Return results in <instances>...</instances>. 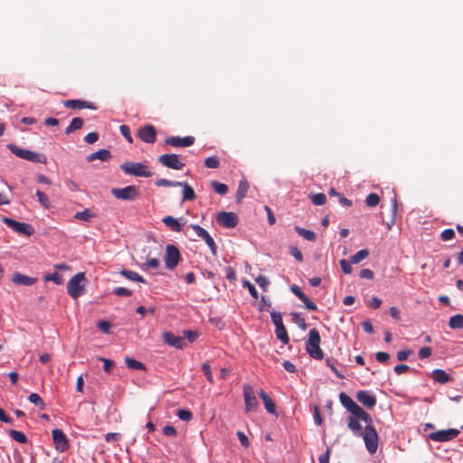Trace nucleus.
Returning a JSON list of instances; mask_svg holds the SVG:
<instances>
[{
  "mask_svg": "<svg viewBox=\"0 0 463 463\" xmlns=\"http://www.w3.org/2000/svg\"><path fill=\"white\" fill-rule=\"evenodd\" d=\"M339 401L347 411H349L354 416L364 420L365 423L372 420L370 415L346 393L341 392L339 394Z\"/></svg>",
  "mask_w": 463,
  "mask_h": 463,
  "instance_id": "1",
  "label": "nucleus"
},
{
  "mask_svg": "<svg viewBox=\"0 0 463 463\" xmlns=\"http://www.w3.org/2000/svg\"><path fill=\"white\" fill-rule=\"evenodd\" d=\"M320 335L317 328H312L308 334V339L306 342V351L310 357L316 360H322L324 353L320 348Z\"/></svg>",
  "mask_w": 463,
  "mask_h": 463,
  "instance_id": "2",
  "label": "nucleus"
},
{
  "mask_svg": "<svg viewBox=\"0 0 463 463\" xmlns=\"http://www.w3.org/2000/svg\"><path fill=\"white\" fill-rule=\"evenodd\" d=\"M7 148L19 158H22V159H24V160H27V161L33 162V163H41V164L46 163V156L44 155L38 154L36 152L28 150V149L21 148L14 144H8Z\"/></svg>",
  "mask_w": 463,
  "mask_h": 463,
  "instance_id": "3",
  "label": "nucleus"
},
{
  "mask_svg": "<svg viewBox=\"0 0 463 463\" xmlns=\"http://www.w3.org/2000/svg\"><path fill=\"white\" fill-rule=\"evenodd\" d=\"M371 422L366 423L363 434L360 436L363 438L366 449L370 454H374L378 449L379 437L375 429L371 425Z\"/></svg>",
  "mask_w": 463,
  "mask_h": 463,
  "instance_id": "4",
  "label": "nucleus"
},
{
  "mask_svg": "<svg viewBox=\"0 0 463 463\" xmlns=\"http://www.w3.org/2000/svg\"><path fill=\"white\" fill-rule=\"evenodd\" d=\"M120 168L127 175L139 177H150L153 174L148 166L142 163L127 162L120 165Z\"/></svg>",
  "mask_w": 463,
  "mask_h": 463,
  "instance_id": "5",
  "label": "nucleus"
},
{
  "mask_svg": "<svg viewBox=\"0 0 463 463\" xmlns=\"http://www.w3.org/2000/svg\"><path fill=\"white\" fill-rule=\"evenodd\" d=\"M84 280V273L79 272L68 281L67 291L72 298L76 299L83 293Z\"/></svg>",
  "mask_w": 463,
  "mask_h": 463,
  "instance_id": "6",
  "label": "nucleus"
},
{
  "mask_svg": "<svg viewBox=\"0 0 463 463\" xmlns=\"http://www.w3.org/2000/svg\"><path fill=\"white\" fill-rule=\"evenodd\" d=\"M2 222L5 224H6L9 228H11L12 230L20 234L31 236L34 232V229L33 228V226H31L28 223L20 222L9 217H3Z\"/></svg>",
  "mask_w": 463,
  "mask_h": 463,
  "instance_id": "7",
  "label": "nucleus"
},
{
  "mask_svg": "<svg viewBox=\"0 0 463 463\" xmlns=\"http://www.w3.org/2000/svg\"><path fill=\"white\" fill-rule=\"evenodd\" d=\"M181 259L179 250L173 244H167L165 248V264L168 269H174Z\"/></svg>",
  "mask_w": 463,
  "mask_h": 463,
  "instance_id": "8",
  "label": "nucleus"
},
{
  "mask_svg": "<svg viewBox=\"0 0 463 463\" xmlns=\"http://www.w3.org/2000/svg\"><path fill=\"white\" fill-rule=\"evenodd\" d=\"M111 194L119 200H134L139 195L138 189L135 185H128L123 188H113Z\"/></svg>",
  "mask_w": 463,
  "mask_h": 463,
  "instance_id": "9",
  "label": "nucleus"
},
{
  "mask_svg": "<svg viewBox=\"0 0 463 463\" xmlns=\"http://www.w3.org/2000/svg\"><path fill=\"white\" fill-rule=\"evenodd\" d=\"M243 398L245 411L247 412L256 411L258 408V400L253 388L249 384L243 386Z\"/></svg>",
  "mask_w": 463,
  "mask_h": 463,
  "instance_id": "10",
  "label": "nucleus"
},
{
  "mask_svg": "<svg viewBox=\"0 0 463 463\" xmlns=\"http://www.w3.org/2000/svg\"><path fill=\"white\" fill-rule=\"evenodd\" d=\"M191 227L194 230V232L196 233V235L205 241V243L210 248L212 254L213 256H216L217 245L214 242V240L213 239V237L210 235V233L205 229H203V227H201L198 224H193Z\"/></svg>",
  "mask_w": 463,
  "mask_h": 463,
  "instance_id": "11",
  "label": "nucleus"
},
{
  "mask_svg": "<svg viewBox=\"0 0 463 463\" xmlns=\"http://www.w3.org/2000/svg\"><path fill=\"white\" fill-rule=\"evenodd\" d=\"M158 161L164 165L171 169L181 170L184 164L181 162L176 154H164L158 157Z\"/></svg>",
  "mask_w": 463,
  "mask_h": 463,
  "instance_id": "12",
  "label": "nucleus"
},
{
  "mask_svg": "<svg viewBox=\"0 0 463 463\" xmlns=\"http://www.w3.org/2000/svg\"><path fill=\"white\" fill-rule=\"evenodd\" d=\"M459 434L457 429L441 430L430 434V439L436 442H446L452 440Z\"/></svg>",
  "mask_w": 463,
  "mask_h": 463,
  "instance_id": "13",
  "label": "nucleus"
},
{
  "mask_svg": "<svg viewBox=\"0 0 463 463\" xmlns=\"http://www.w3.org/2000/svg\"><path fill=\"white\" fill-rule=\"evenodd\" d=\"M216 219L217 222L224 228H234L238 224V217L232 212H221Z\"/></svg>",
  "mask_w": 463,
  "mask_h": 463,
  "instance_id": "14",
  "label": "nucleus"
},
{
  "mask_svg": "<svg viewBox=\"0 0 463 463\" xmlns=\"http://www.w3.org/2000/svg\"><path fill=\"white\" fill-rule=\"evenodd\" d=\"M52 439L55 448L59 452H64L69 448L68 439L60 429H54L52 431Z\"/></svg>",
  "mask_w": 463,
  "mask_h": 463,
  "instance_id": "15",
  "label": "nucleus"
},
{
  "mask_svg": "<svg viewBox=\"0 0 463 463\" xmlns=\"http://www.w3.org/2000/svg\"><path fill=\"white\" fill-rule=\"evenodd\" d=\"M139 138L146 143L153 144L156 139V131L154 126L146 125L139 128L137 133Z\"/></svg>",
  "mask_w": 463,
  "mask_h": 463,
  "instance_id": "16",
  "label": "nucleus"
},
{
  "mask_svg": "<svg viewBox=\"0 0 463 463\" xmlns=\"http://www.w3.org/2000/svg\"><path fill=\"white\" fill-rule=\"evenodd\" d=\"M165 144L174 147H186L194 145V137H170L165 140Z\"/></svg>",
  "mask_w": 463,
  "mask_h": 463,
  "instance_id": "17",
  "label": "nucleus"
},
{
  "mask_svg": "<svg viewBox=\"0 0 463 463\" xmlns=\"http://www.w3.org/2000/svg\"><path fill=\"white\" fill-rule=\"evenodd\" d=\"M356 399L368 409L373 408L376 404V397L369 391H359Z\"/></svg>",
  "mask_w": 463,
  "mask_h": 463,
  "instance_id": "18",
  "label": "nucleus"
},
{
  "mask_svg": "<svg viewBox=\"0 0 463 463\" xmlns=\"http://www.w3.org/2000/svg\"><path fill=\"white\" fill-rule=\"evenodd\" d=\"M63 105L67 109H96V106L93 103L83 101L80 99H67L63 101Z\"/></svg>",
  "mask_w": 463,
  "mask_h": 463,
  "instance_id": "19",
  "label": "nucleus"
},
{
  "mask_svg": "<svg viewBox=\"0 0 463 463\" xmlns=\"http://www.w3.org/2000/svg\"><path fill=\"white\" fill-rule=\"evenodd\" d=\"M163 339L167 345L175 347L177 349H183L184 341L181 336H177L171 332H165L163 334Z\"/></svg>",
  "mask_w": 463,
  "mask_h": 463,
  "instance_id": "20",
  "label": "nucleus"
},
{
  "mask_svg": "<svg viewBox=\"0 0 463 463\" xmlns=\"http://www.w3.org/2000/svg\"><path fill=\"white\" fill-rule=\"evenodd\" d=\"M359 420H362L358 419L355 416H350L347 420V426H348L349 430L356 437H360L364 432L362 425L359 422Z\"/></svg>",
  "mask_w": 463,
  "mask_h": 463,
  "instance_id": "21",
  "label": "nucleus"
},
{
  "mask_svg": "<svg viewBox=\"0 0 463 463\" xmlns=\"http://www.w3.org/2000/svg\"><path fill=\"white\" fill-rule=\"evenodd\" d=\"M35 278H32L18 272H15L13 275L12 281L18 285H24V286H31L33 285L36 282Z\"/></svg>",
  "mask_w": 463,
  "mask_h": 463,
  "instance_id": "22",
  "label": "nucleus"
},
{
  "mask_svg": "<svg viewBox=\"0 0 463 463\" xmlns=\"http://www.w3.org/2000/svg\"><path fill=\"white\" fill-rule=\"evenodd\" d=\"M260 397L263 401L266 411L269 413L275 414L276 413V405L272 399L261 389L259 392Z\"/></svg>",
  "mask_w": 463,
  "mask_h": 463,
  "instance_id": "23",
  "label": "nucleus"
},
{
  "mask_svg": "<svg viewBox=\"0 0 463 463\" xmlns=\"http://www.w3.org/2000/svg\"><path fill=\"white\" fill-rule=\"evenodd\" d=\"M110 158V152L108 149H99L87 156L88 162H92L96 159L106 162Z\"/></svg>",
  "mask_w": 463,
  "mask_h": 463,
  "instance_id": "24",
  "label": "nucleus"
},
{
  "mask_svg": "<svg viewBox=\"0 0 463 463\" xmlns=\"http://www.w3.org/2000/svg\"><path fill=\"white\" fill-rule=\"evenodd\" d=\"M249 183L247 180L242 179L240 181L237 191H236V201L237 203H241L245 198L247 192L249 190Z\"/></svg>",
  "mask_w": 463,
  "mask_h": 463,
  "instance_id": "25",
  "label": "nucleus"
},
{
  "mask_svg": "<svg viewBox=\"0 0 463 463\" xmlns=\"http://www.w3.org/2000/svg\"><path fill=\"white\" fill-rule=\"evenodd\" d=\"M163 222L165 225L169 227L174 232H181L183 229V225L179 222V221L173 216H165L163 218Z\"/></svg>",
  "mask_w": 463,
  "mask_h": 463,
  "instance_id": "26",
  "label": "nucleus"
},
{
  "mask_svg": "<svg viewBox=\"0 0 463 463\" xmlns=\"http://www.w3.org/2000/svg\"><path fill=\"white\" fill-rule=\"evenodd\" d=\"M434 381L439 383H446L449 382V375L442 369H435L432 372Z\"/></svg>",
  "mask_w": 463,
  "mask_h": 463,
  "instance_id": "27",
  "label": "nucleus"
},
{
  "mask_svg": "<svg viewBox=\"0 0 463 463\" xmlns=\"http://www.w3.org/2000/svg\"><path fill=\"white\" fill-rule=\"evenodd\" d=\"M119 273L123 277H125L126 279H128L129 280L137 281V282H141V283H146V280L143 279V277H141L136 271H132V270H128V269H121Z\"/></svg>",
  "mask_w": 463,
  "mask_h": 463,
  "instance_id": "28",
  "label": "nucleus"
},
{
  "mask_svg": "<svg viewBox=\"0 0 463 463\" xmlns=\"http://www.w3.org/2000/svg\"><path fill=\"white\" fill-rule=\"evenodd\" d=\"M83 126V120L80 118H74L71 119L70 125L65 129V134L70 135L76 130H79Z\"/></svg>",
  "mask_w": 463,
  "mask_h": 463,
  "instance_id": "29",
  "label": "nucleus"
},
{
  "mask_svg": "<svg viewBox=\"0 0 463 463\" xmlns=\"http://www.w3.org/2000/svg\"><path fill=\"white\" fill-rule=\"evenodd\" d=\"M183 187V200L184 201H192L195 198V194L193 189L187 183H183L180 185Z\"/></svg>",
  "mask_w": 463,
  "mask_h": 463,
  "instance_id": "30",
  "label": "nucleus"
},
{
  "mask_svg": "<svg viewBox=\"0 0 463 463\" xmlns=\"http://www.w3.org/2000/svg\"><path fill=\"white\" fill-rule=\"evenodd\" d=\"M295 231L298 233V235L302 236L303 238L309 241H315L317 239L316 233L310 230L296 226Z\"/></svg>",
  "mask_w": 463,
  "mask_h": 463,
  "instance_id": "31",
  "label": "nucleus"
},
{
  "mask_svg": "<svg viewBox=\"0 0 463 463\" xmlns=\"http://www.w3.org/2000/svg\"><path fill=\"white\" fill-rule=\"evenodd\" d=\"M449 326L451 329H461L463 328V316L460 314L454 315L449 318Z\"/></svg>",
  "mask_w": 463,
  "mask_h": 463,
  "instance_id": "32",
  "label": "nucleus"
},
{
  "mask_svg": "<svg viewBox=\"0 0 463 463\" xmlns=\"http://www.w3.org/2000/svg\"><path fill=\"white\" fill-rule=\"evenodd\" d=\"M292 320L302 330H306L307 328V325L306 323V319H305V317L301 314L293 313L292 314Z\"/></svg>",
  "mask_w": 463,
  "mask_h": 463,
  "instance_id": "33",
  "label": "nucleus"
},
{
  "mask_svg": "<svg viewBox=\"0 0 463 463\" xmlns=\"http://www.w3.org/2000/svg\"><path fill=\"white\" fill-rule=\"evenodd\" d=\"M28 400L33 403L35 406H37L38 408H40L41 410H43L45 408V403L43 401V399L39 396V394L35 393V392H32L29 396H28Z\"/></svg>",
  "mask_w": 463,
  "mask_h": 463,
  "instance_id": "34",
  "label": "nucleus"
},
{
  "mask_svg": "<svg viewBox=\"0 0 463 463\" xmlns=\"http://www.w3.org/2000/svg\"><path fill=\"white\" fill-rule=\"evenodd\" d=\"M9 436L14 439L15 441L19 442V443H22V444H24L27 442V438L26 436L21 432V431H18V430H11L9 431Z\"/></svg>",
  "mask_w": 463,
  "mask_h": 463,
  "instance_id": "35",
  "label": "nucleus"
},
{
  "mask_svg": "<svg viewBox=\"0 0 463 463\" xmlns=\"http://www.w3.org/2000/svg\"><path fill=\"white\" fill-rule=\"evenodd\" d=\"M276 335L285 345L289 342V337L284 326L276 328Z\"/></svg>",
  "mask_w": 463,
  "mask_h": 463,
  "instance_id": "36",
  "label": "nucleus"
},
{
  "mask_svg": "<svg viewBox=\"0 0 463 463\" xmlns=\"http://www.w3.org/2000/svg\"><path fill=\"white\" fill-rule=\"evenodd\" d=\"M125 363L127 364V366L130 369H135V370H143L145 369V365L139 362V361H137L133 358H130V357H126L125 358Z\"/></svg>",
  "mask_w": 463,
  "mask_h": 463,
  "instance_id": "37",
  "label": "nucleus"
},
{
  "mask_svg": "<svg viewBox=\"0 0 463 463\" xmlns=\"http://www.w3.org/2000/svg\"><path fill=\"white\" fill-rule=\"evenodd\" d=\"M182 184V182L178 181H170L165 178L157 179L156 181V186H164V187H177Z\"/></svg>",
  "mask_w": 463,
  "mask_h": 463,
  "instance_id": "38",
  "label": "nucleus"
},
{
  "mask_svg": "<svg viewBox=\"0 0 463 463\" xmlns=\"http://www.w3.org/2000/svg\"><path fill=\"white\" fill-rule=\"evenodd\" d=\"M369 255V251L365 249L357 251L354 256L351 257V263L357 264Z\"/></svg>",
  "mask_w": 463,
  "mask_h": 463,
  "instance_id": "39",
  "label": "nucleus"
},
{
  "mask_svg": "<svg viewBox=\"0 0 463 463\" xmlns=\"http://www.w3.org/2000/svg\"><path fill=\"white\" fill-rule=\"evenodd\" d=\"M212 187L219 194L224 195L228 193V186L225 184L213 181L212 182Z\"/></svg>",
  "mask_w": 463,
  "mask_h": 463,
  "instance_id": "40",
  "label": "nucleus"
},
{
  "mask_svg": "<svg viewBox=\"0 0 463 463\" xmlns=\"http://www.w3.org/2000/svg\"><path fill=\"white\" fill-rule=\"evenodd\" d=\"M311 202L315 205H318V206L324 205L326 202V196L323 193H318V194H313L311 196Z\"/></svg>",
  "mask_w": 463,
  "mask_h": 463,
  "instance_id": "41",
  "label": "nucleus"
},
{
  "mask_svg": "<svg viewBox=\"0 0 463 463\" xmlns=\"http://www.w3.org/2000/svg\"><path fill=\"white\" fill-rule=\"evenodd\" d=\"M37 198H38V201L39 203L46 209H49L51 204H50V200L48 198V196L43 194L42 191L40 190H37L36 193H35Z\"/></svg>",
  "mask_w": 463,
  "mask_h": 463,
  "instance_id": "42",
  "label": "nucleus"
},
{
  "mask_svg": "<svg viewBox=\"0 0 463 463\" xmlns=\"http://www.w3.org/2000/svg\"><path fill=\"white\" fill-rule=\"evenodd\" d=\"M242 287L246 288L249 290V293L254 299L259 298V293L251 282L244 280L242 281Z\"/></svg>",
  "mask_w": 463,
  "mask_h": 463,
  "instance_id": "43",
  "label": "nucleus"
},
{
  "mask_svg": "<svg viewBox=\"0 0 463 463\" xmlns=\"http://www.w3.org/2000/svg\"><path fill=\"white\" fill-rule=\"evenodd\" d=\"M365 203L369 207H375L380 203V197L377 194L372 193L366 197Z\"/></svg>",
  "mask_w": 463,
  "mask_h": 463,
  "instance_id": "44",
  "label": "nucleus"
},
{
  "mask_svg": "<svg viewBox=\"0 0 463 463\" xmlns=\"http://www.w3.org/2000/svg\"><path fill=\"white\" fill-rule=\"evenodd\" d=\"M204 165L208 168H218L220 165L219 158L215 156L207 157L204 160Z\"/></svg>",
  "mask_w": 463,
  "mask_h": 463,
  "instance_id": "45",
  "label": "nucleus"
},
{
  "mask_svg": "<svg viewBox=\"0 0 463 463\" xmlns=\"http://www.w3.org/2000/svg\"><path fill=\"white\" fill-rule=\"evenodd\" d=\"M44 280L45 281H52V282H54L57 285H60V284H61L63 282L62 277L60 274H58L57 272L46 275L44 277Z\"/></svg>",
  "mask_w": 463,
  "mask_h": 463,
  "instance_id": "46",
  "label": "nucleus"
},
{
  "mask_svg": "<svg viewBox=\"0 0 463 463\" xmlns=\"http://www.w3.org/2000/svg\"><path fill=\"white\" fill-rule=\"evenodd\" d=\"M270 317L276 328L284 326L282 321V316L280 313L273 311L271 312Z\"/></svg>",
  "mask_w": 463,
  "mask_h": 463,
  "instance_id": "47",
  "label": "nucleus"
},
{
  "mask_svg": "<svg viewBox=\"0 0 463 463\" xmlns=\"http://www.w3.org/2000/svg\"><path fill=\"white\" fill-rule=\"evenodd\" d=\"M255 282L265 291L267 290V288L269 285V279L266 277L261 276V275L258 276L255 279Z\"/></svg>",
  "mask_w": 463,
  "mask_h": 463,
  "instance_id": "48",
  "label": "nucleus"
},
{
  "mask_svg": "<svg viewBox=\"0 0 463 463\" xmlns=\"http://www.w3.org/2000/svg\"><path fill=\"white\" fill-rule=\"evenodd\" d=\"M177 416L184 421H189L193 419V414L188 410H178Z\"/></svg>",
  "mask_w": 463,
  "mask_h": 463,
  "instance_id": "49",
  "label": "nucleus"
},
{
  "mask_svg": "<svg viewBox=\"0 0 463 463\" xmlns=\"http://www.w3.org/2000/svg\"><path fill=\"white\" fill-rule=\"evenodd\" d=\"M113 292L118 297H129L132 294L131 290L123 287L115 288Z\"/></svg>",
  "mask_w": 463,
  "mask_h": 463,
  "instance_id": "50",
  "label": "nucleus"
},
{
  "mask_svg": "<svg viewBox=\"0 0 463 463\" xmlns=\"http://www.w3.org/2000/svg\"><path fill=\"white\" fill-rule=\"evenodd\" d=\"M91 217H92V214L90 213L89 210H85V211H82V212H78L75 214V218L76 219L81 220V221H85V222H89Z\"/></svg>",
  "mask_w": 463,
  "mask_h": 463,
  "instance_id": "51",
  "label": "nucleus"
},
{
  "mask_svg": "<svg viewBox=\"0 0 463 463\" xmlns=\"http://www.w3.org/2000/svg\"><path fill=\"white\" fill-rule=\"evenodd\" d=\"M454 236H455V232L453 229H446L440 234V237H441L442 241H444L452 240L454 238Z\"/></svg>",
  "mask_w": 463,
  "mask_h": 463,
  "instance_id": "52",
  "label": "nucleus"
},
{
  "mask_svg": "<svg viewBox=\"0 0 463 463\" xmlns=\"http://www.w3.org/2000/svg\"><path fill=\"white\" fill-rule=\"evenodd\" d=\"M301 301L305 304V307L312 311L317 309V307L315 302H313L307 295L301 299Z\"/></svg>",
  "mask_w": 463,
  "mask_h": 463,
  "instance_id": "53",
  "label": "nucleus"
},
{
  "mask_svg": "<svg viewBox=\"0 0 463 463\" xmlns=\"http://www.w3.org/2000/svg\"><path fill=\"white\" fill-rule=\"evenodd\" d=\"M339 264L343 269V271L345 273V274H351L352 271H353V269H352V266H351V261H347L346 260L343 259L339 261Z\"/></svg>",
  "mask_w": 463,
  "mask_h": 463,
  "instance_id": "54",
  "label": "nucleus"
},
{
  "mask_svg": "<svg viewBox=\"0 0 463 463\" xmlns=\"http://www.w3.org/2000/svg\"><path fill=\"white\" fill-rule=\"evenodd\" d=\"M431 353H432V350L430 347L429 346H424V347H421L420 350H419V357L420 359H425L429 356L431 355Z\"/></svg>",
  "mask_w": 463,
  "mask_h": 463,
  "instance_id": "55",
  "label": "nucleus"
},
{
  "mask_svg": "<svg viewBox=\"0 0 463 463\" xmlns=\"http://www.w3.org/2000/svg\"><path fill=\"white\" fill-rule=\"evenodd\" d=\"M237 436L239 438V440H240L241 446H243L244 448H248L250 446L249 439L241 430L237 431Z\"/></svg>",
  "mask_w": 463,
  "mask_h": 463,
  "instance_id": "56",
  "label": "nucleus"
},
{
  "mask_svg": "<svg viewBox=\"0 0 463 463\" xmlns=\"http://www.w3.org/2000/svg\"><path fill=\"white\" fill-rule=\"evenodd\" d=\"M119 130H120V133L122 134V136L124 137H126V139L128 141V142H132V137H131V134H130V130H129V128L126 125H122L120 126L119 128Z\"/></svg>",
  "mask_w": 463,
  "mask_h": 463,
  "instance_id": "57",
  "label": "nucleus"
},
{
  "mask_svg": "<svg viewBox=\"0 0 463 463\" xmlns=\"http://www.w3.org/2000/svg\"><path fill=\"white\" fill-rule=\"evenodd\" d=\"M97 326L102 332L109 333V329L111 327V325H110V323L109 321L100 320V321L98 322Z\"/></svg>",
  "mask_w": 463,
  "mask_h": 463,
  "instance_id": "58",
  "label": "nucleus"
},
{
  "mask_svg": "<svg viewBox=\"0 0 463 463\" xmlns=\"http://www.w3.org/2000/svg\"><path fill=\"white\" fill-rule=\"evenodd\" d=\"M99 139V135L96 132H90L86 135L84 140L88 144H94Z\"/></svg>",
  "mask_w": 463,
  "mask_h": 463,
  "instance_id": "59",
  "label": "nucleus"
},
{
  "mask_svg": "<svg viewBox=\"0 0 463 463\" xmlns=\"http://www.w3.org/2000/svg\"><path fill=\"white\" fill-rule=\"evenodd\" d=\"M100 361L104 363L103 369L106 373H110L112 370V367L114 365L113 362L111 360L100 357L99 358Z\"/></svg>",
  "mask_w": 463,
  "mask_h": 463,
  "instance_id": "60",
  "label": "nucleus"
},
{
  "mask_svg": "<svg viewBox=\"0 0 463 463\" xmlns=\"http://www.w3.org/2000/svg\"><path fill=\"white\" fill-rule=\"evenodd\" d=\"M202 369L207 378V380L210 382V383H213V375H212V371H211V367L208 364H203V366H202Z\"/></svg>",
  "mask_w": 463,
  "mask_h": 463,
  "instance_id": "61",
  "label": "nucleus"
},
{
  "mask_svg": "<svg viewBox=\"0 0 463 463\" xmlns=\"http://www.w3.org/2000/svg\"><path fill=\"white\" fill-rule=\"evenodd\" d=\"M184 335L189 340L190 343L194 342L196 340V338L198 337L197 332L192 331V330L184 331Z\"/></svg>",
  "mask_w": 463,
  "mask_h": 463,
  "instance_id": "62",
  "label": "nucleus"
},
{
  "mask_svg": "<svg viewBox=\"0 0 463 463\" xmlns=\"http://www.w3.org/2000/svg\"><path fill=\"white\" fill-rule=\"evenodd\" d=\"M360 278L372 279L373 278V272L369 269H363L359 273Z\"/></svg>",
  "mask_w": 463,
  "mask_h": 463,
  "instance_id": "63",
  "label": "nucleus"
},
{
  "mask_svg": "<svg viewBox=\"0 0 463 463\" xmlns=\"http://www.w3.org/2000/svg\"><path fill=\"white\" fill-rule=\"evenodd\" d=\"M411 354V350H402L397 353V359L401 362L406 361Z\"/></svg>",
  "mask_w": 463,
  "mask_h": 463,
  "instance_id": "64",
  "label": "nucleus"
}]
</instances>
